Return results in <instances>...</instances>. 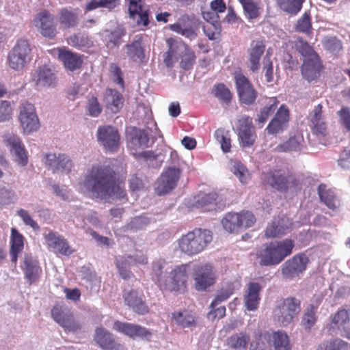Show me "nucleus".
Masks as SVG:
<instances>
[{
    "label": "nucleus",
    "mask_w": 350,
    "mask_h": 350,
    "mask_svg": "<svg viewBox=\"0 0 350 350\" xmlns=\"http://www.w3.org/2000/svg\"><path fill=\"white\" fill-rule=\"evenodd\" d=\"M142 40V36L137 35L131 43L126 45L128 57L135 62H142L145 59V50Z\"/></svg>",
    "instance_id": "obj_32"
},
{
    "label": "nucleus",
    "mask_w": 350,
    "mask_h": 350,
    "mask_svg": "<svg viewBox=\"0 0 350 350\" xmlns=\"http://www.w3.org/2000/svg\"><path fill=\"white\" fill-rule=\"evenodd\" d=\"M321 64L319 57L313 59H304L301 68L304 78L308 81L317 80L320 76Z\"/></svg>",
    "instance_id": "obj_29"
},
{
    "label": "nucleus",
    "mask_w": 350,
    "mask_h": 350,
    "mask_svg": "<svg viewBox=\"0 0 350 350\" xmlns=\"http://www.w3.org/2000/svg\"><path fill=\"white\" fill-rule=\"evenodd\" d=\"M262 287L258 282H250L244 295V303L247 310H256L259 305V293Z\"/></svg>",
    "instance_id": "obj_30"
},
{
    "label": "nucleus",
    "mask_w": 350,
    "mask_h": 350,
    "mask_svg": "<svg viewBox=\"0 0 350 350\" xmlns=\"http://www.w3.org/2000/svg\"><path fill=\"white\" fill-rule=\"evenodd\" d=\"M113 328L132 338H139L150 340L152 335V332L146 327L131 323L116 321Z\"/></svg>",
    "instance_id": "obj_16"
},
{
    "label": "nucleus",
    "mask_w": 350,
    "mask_h": 350,
    "mask_svg": "<svg viewBox=\"0 0 350 350\" xmlns=\"http://www.w3.org/2000/svg\"><path fill=\"white\" fill-rule=\"evenodd\" d=\"M170 29L183 36L193 40L197 37V28L190 22L179 21L170 26Z\"/></svg>",
    "instance_id": "obj_36"
},
{
    "label": "nucleus",
    "mask_w": 350,
    "mask_h": 350,
    "mask_svg": "<svg viewBox=\"0 0 350 350\" xmlns=\"http://www.w3.org/2000/svg\"><path fill=\"white\" fill-rule=\"evenodd\" d=\"M234 286L232 282L225 283L217 291V295L211 303V307H216L219 304L227 300L234 293Z\"/></svg>",
    "instance_id": "obj_43"
},
{
    "label": "nucleus",
    "mask_w": 350,
    "mask_h": 350,
    "mask_svg": "<svg viewBox=\"0 0 350 350\" xmlns=\"http://www.w3.org/2000/svg\"><path fill=\"white\" fill-rule=\"evenodd\" d=\"M167 43L169 46L168 51L165 53V57L164 58V62L167 67L172 66L173 62L172 61V57L177 58L178 55L177 51L178 48L185 47V44L181 42H178L174 38H168Z\"/></svg>",
    "instance_id": "obj_41"
},
{
    "label": "nucleus",
    "mask_w": 350,
    "mask_h": 350,
    "mask_svg": "<svg viewBox=\"0 0 350 350\" xmlns=\"http://www.w3.org/2000/svg\"><path fill=\"white\" fill-rule=\"evenodd\" d=\"M250 18H256L259 15L257 3L253 0H239Z\"/></svg>",
    "instance_id": "obj_60"
},
{
    "label": "nucleus",
    "mask_w": 350,
    "mask_h": 350,
    "mask_svg": "<svg viewBox=\"0 0 350 350\" xmlns=\"http://www.w3.org/2000/svg\"><path fill=\"white\" fill-rule=\"evenodd\" d=\"M16 215L22 219L26 226H29L33 228V230L38 231L40 230V226L38 223L33 219L29 212L23 208H19L16 211Z\"/></svg>",
    "instance_id": "obj_63"
},
{
    "label": "nucleus",
    "mask_w": 350,
    "mask_h": 350,
    "mask_svg": "<svg viewBox=\"0 0 350 350\" xmlns=\"http://www.w3.org/2000/svg\"><path fill=\"white\" fill-rule=\"evenodd\" d=\"M262 181L271 187L280 191H285L289 187V183L293 178L285 176L279 172L269 171L264 173L261 177Z\"/></svg>",
    "instance_id": "obj_26"
},
{
    "label": "nucleus",
    "mask_w": 350,
    "mask_h": 350,
    "mask_svg": "<svg viewBox=\"0 0 350 350\" xmlns=\"http://www.w3.org/2000/svg\"><path fill=\"white\" fill-rule=\"evenodd\" d=\"M297 50L304 59H313L319 57L314 49L308 43L303 40H299L297 45Z\"/></svg>",
    "instance_id": "obj_58"
},
{
    "label": "nucleus",
    "mask_w": 350,
    "mask_h": 350,
    "mask_svg": "<svg viewBox=\"0 0 350 350\" xmlns=\"http://www.w3.org/2000/svg\"><path fill=\"white\" fill-rule=\"evenodd\" d=\"M249 337L243 333L234 334L226 339V345L228 349L237 350L244 349L249 342Z\"/></svg>",
    "instance_id": "obj_42"
},
{
    "label": "nucleus",
    "mask_w": 350,
    "mask_h": 350,
    "mask_svg": "<svg viewBox=\"0 0 350 350\" xmlns=\"http://www.w3.org/2000/svg\"><path fill=\"white\" fill-rule=\"evenodd\" d=\"M195 286L198 291H204L213 285L216 280L215 271L211 264L198 266L195 271Z\"/></svg>",
    "instance_id": "obj_14"
},
{
    "label": "nucleus",
    "mask_w": 350,
    "mask_h": 350,
    "mask_svg": "<svg viewBox=\"0 0 350 350\" xmlns=\"http://www.w3.org/2000/svg\"><path fill=\"white\" fill-rule=\"evenodd\" d=\"M10 245V260L16 264L18 256L22 252L24 247V237L14 228L11 229Z\"/></svg>",
    "instance_id": "obj_33"
},
{
    "label": "nucleus",
    "mask_w": 350,
    "mask_h": 350,
    "mask_svg": "<svg viewBox=\"0 0 350 350\" xmlns=\"http://www.w3.org/2000/svg\"><path fill=\"white\" fill-rule=\"evenodd\" d=\"M81 187L100 199L123 200L126 197L124 189L116 182L113 170L107 165L92 166L88 170Z\"/></svg>",
    "instance_id": "obj_1"
},
{
    "label": "nucleus",
    "mask_w": 350,
    "mask_h": 350,
    "mask_svg": "<svg viewBox=\"0 0 350 350\" xmlns=\"http://www.w3.org/2000/svg\"><path fill=\"white\" fill-rule=\"evenodd\" d=\"M308 262L309 259L306 254L295 255L282 265V273L284 278L293 279L306 270Z\"/></svg>",
    "instance_id": "obj_10"
},
{
    "label": "nucleus",
    "mask_w": 350,
    "mask_h": 350,
    "mask_svg": "<svg viewBox=\"0 0 350 350\" xmlns=\"http://www.w3.org/2000/svg\"><path fill=\"white\" fill-rule=\"evenodd\" d=\"M24 271L25 278L29 284H32L40 280L42 270L38 260L31 254L25 253L23 263L21 265Z\"/></svg>",
    "instance_id": "obj_18"
},
{
    "label": "nucleus",
    "mask_w": 350,
    "mask_h": 350,
    "mask_svg": "<svg viewBox=\"0 0 350 350\" xmlns=\"http://www.w3.org/2000/svg\"><path fill=\"white\" fill-rule=\"evenodd\" d=\"M44 239L49 247L62 255L70 256L74 252L68 241L57 232L50 231L44 234Z\"/></svg>",
    "instance_id": "obj_19"
},
{
    "label": "nucleus",
    "mask_w": 350,
    "mask_h": 350,
    "mask_svg": "<svg viewBox=\"0 0 350 350\" xmlns=\"http://www.w3.org/2000/svg\"><path fill=\"white\" fill-rule=\"evenodd\" d=\"M125 29L122 27H118L108 35V44L119 46L121 44V39L125 35Z\"/></svg>",
    "instance_id": "obj_64"
},
{
    "label": "nucleus",
    "mask_w": 350,
    "mask_h": 350,
    "mask_svg": "<svg viewBox=\"0 0 350 350\" xmlns=\"http://www.w3.org/2000/svg\"><path fill=\"white\" fill-rule=\"evenodd\" d=\"M94 340L104 350H109L114 342L111 334L103 327H98L95 332Z\"/></svg>",
    "instance_id": "obj_38"
},
{
    "label": "nucleus",
    "mask_w": 350,
    "mask_h": 350,
    "mask_svg": "<svg viewBox=\"0 0 350 350\" xmlns=\"http://www.w3.org/2000/svg\"><path fill=\"white\" fill-rule=\"evenodd\" d=\"M278 103V100L275 97L271 98L269 100L267 104L260 110V113L258 114L257 122L259 124L262 126L264 123L267 122L269 117L276 109Z\"/></svg>",
    "instance_id": "obj_45"
},
{
    "label": "nucleus",
    "mask_w": 350,
    "mask_h": 350,
    "mask_svg": "<svg viewBox=\"0 0 350 350\" xmlns=\"http://www.w3.org/2000/svg\"><path fill=\"white\" fill-rule=\"evenodd\" d=\"M239 215L236 213H228L221 220L224 228L229 232H237L240 228Z\"/></svg>",
    "instance_id": "obj_48"
},
{
    "label": "nucleus",
    "mask_w": 350,
    "mask_h": 350,
    "mask_svg": "<svg viewBox=\"0 0 350 350\" xmlns=\"http://www.w3.org/2000/svg\"><path fill=\"white\" fill-rule=\"evenodd\" d=\"M288 109L284 105H282L269 123L267 127V133L270 135H275L282 132L288 126Z\"/></svg>",
    "instance_id": "obj_20"
},
{
    "label": "nucleus",
    "mask_w": 350,
    "mask_h": 350,
    "mask_svg": "<svg viewBox=\"0 0 350 350\" xmlns=\"http://www.w3.org/2000/svg\"><path fill=\"white\" fill-rule=\"evenodd\" d=\"M103 101L107 108L113 113H118L123 106V97L116 90L108 88L105 90Z\"/></svg>",
    "instance_id": "obj_31"
},
{
    "label": "nucleus",
    "mask_w": 350,
    "mask_h": 350,
    "mask_svg": "<svg viewBox=\"0 0 350 350\" xmlns=\"http://www.w3.org/2000/svg\"><path fill=\"white\" fill-rule=\"evenodd\" d=\"M178 50H183L185 52L180 63V67L185 70H189L193 65L196 59L193 51L189 49L186 44L185 47L178 48Z\"/></svg>",
    "instance_id": "obj_54"
},
{
    "label": "nucleus",
    "mask_w": 350,
    "mask_h": 350,
    "mask_svg": "<svg viewBox=\"0 0 350 350\" xmlns=\"http://www.w3.org/2000/svg\"><path fill=\"white\" fill-rule=\"evenodd\" d=\"M330 326L332 329H338L341 334H346L350 329V319L348 311L342 309L338 311L332 320Z\"/></svg>",
    "instance_id": "obj_35"
},
{
    "label": "nucleus",
    "mask_w": 350,
    "mask_h": 350,
    "mask_svg": "<svg viewBox=\"0 0 350 350\" xmlns=\"http://www.w3.org/2000/svg\"><path fill=\"white\" fill-rule=\"evenodd\" d=\"M150 275L160 290L176 292L185 286L188 279L187 265L173 268L165 259L159 258L152 262Z\"/></svg>",
    "instance_id": "obj_2"
},
{
    "label": "nucleus",
    "mask_w": 350,
    "mask_h": 350,
    "mask_svg": "<svg viewBox=\"0 0 350 350\" xmlns=\"http://www.w3.org/2000/svg\"><path fill=\"white\" fill-rule=\"evenodd\" d=\"M182 172L174 166L166 168L157 178L154 191L158 196H164L172 191L178 185Z\"/></svg>",
    "instance_id": "obj_7"
},
{
    "label": "nucleus",
    "mask_w": 350,
    "mask_h": 350,
    "mask_svg": "<svg viewBox=\"0 0 350 350\" xmlns=\"http://www.w3.org/2000/svg\"><path fill=\"white\" fill-rule=\"evenodd\" d=\"M291 225V221L286 217L274 218L267 227L265 236L268 238L281 237L286 233Z\"/></svg>",
    "instance_id": "obj_27"
},
{
    "label": "nucleus",
    "mask_w": 350,
    "mask_h": 350,
    "mask_svg": "<svg viewBox=\"0 0 350 350\" xmlns=\"http://www.w3.org/2000/svg\"><path fill=\"white\" fill-rule=\"evenodd\" d=\"M323 44L326 50L333 54L338 53L342 49V42L334 36L325 37Z\"/></svg>",
    "instance_id": "obj_55"
},
{
    "label": "nucleus",
    "mask_w": 350,
    "mask_h": 350,
    "mask_svg": "<svg viewBox=\"0 0 350 350\" xmlns=\"http://www.w3.org/2000/svg\"><path fill=\"white\" fill-rule=\"evenodd\" d=\"M231 171L239 178L241 184H247L250 179L248 170L239 161H232Z\"/></svg>",
    "instance_id": "obj_49"
},
{
    "label": "nucleus",
    "mask_w": 350,
    "mask_h": 350,
    "mask_svg": "<svg viewBox=\"0 0 350 350\" xmlns=\"http://www.w3.org/2000/svg\"><path fill=\"white\" fill-rule=\"evenodd\" d=\"M213 94L220 101L228 103L232 98L230 91L222 83L214 85Z\"/></svg>",
    "instance_id": "obj_53"
},
{
    "label": "nucleus",
    "mask_w": 350,
    "mask_h": 350,
    "mask_svg": "<svg viewBox=\"0 0 350 350\" xmlns=\"http://www.w3.org/2000/svg\"><path fill=\"white\" fill-rule=\"evenodd\" d=\"M55 75L47 66L37 68L31 75L32 81L38 88L50 87L55 83Z\"/></svg>",
    "instance_id": "obj_24"
},
{
    "label": "nucleus",
    "mask_w": 350,
    "mask_h": 350,
    "mask_svg": "<svg viewBox=\"0 0 350 350\" xmlns=\"http://www.w3.org/2000/svg\"><path fill=\"white\" fill-rule=\"evenodd\" d=\"M11 154L14 157V161L20 166L25 167L28 163V156L26 150L23 144L18 146L10 152Z\"/></svg>",
    "instance_id": "obj_56"
},
{
    "label": "nucleus",
    "mask_w": 350,
    "mask_h": 350,
    "mask_svg": "<svg viewBox=\"0 0 350 350\" xmlns=\"http://www.w3.org/2000/svg\"><path fill=\"white\" fill-rule=\"evenodd\" d=\"M33 24L44 37L52 38L57 33L55 17L46 10L42 11L36 15Z\"/></svg>",
    "instance_id": "obj_17"
},
{
    "label": "nucleus",
    "mask_w": 350,
    "mask_h": 350,
    "mask_svg": "<svg viewBox=\"0 0 350 350\" xmlns=\"http://www.w3.org/2000/svg\"><path fill=\"white\" fill-rule=\"evenodd\" d=\"M123 299L125 305L132 309L133 312L142 315L149 312V307L142 292L135 289L124 291Z\"/></svg>",
    "instance_id": "obj_15"
},
{
    "label": "nucleus",
    "mask_w": 350,
    "mask_h": 350,
    "mask_svg": "<svg viewBox=\"0 0 350 350\" xmlns=\"http://www.w3.org/2000/svg\"><path fill=\"white\" fill-rule=\"evenodd\" d=\"M260 340H269L273 350L291 349L288 336L284 331H277L271 334L265 333L260 335Z\"/></svg>",
    "instance_id": "obj_25"
},
{
    "label": "nucleus",
    "mask_w": 350,
    "mask_h": 350,
    "mask_svg": "<svg viewBox=\"0 0 350 350\" xmlns=\"http://www.w3.org/2000/svg\"><path fill=\"white\" fill-rule=\"evenodd\" d=\"M318 194L322 202L329 208H336V196L331 189H327L325 185H320L318 187Z\"/></svg>",
    "instance_id": "obj_46"
},
{
    "label": "nucleus",
    "mask_w": 350,
    "mask_h": 350,
    "mask_svg": "<svg viewBox=\"0 0 350 350\" xmlns=\"http://www.w3.org/2000/svg\"><path fill=\"white\" fill-rule=\"evenodd\" d=\"M214 136L224 153L230 151L231 140L227 131L223 129H218L215 131Z\"/></svg>",
    "instance_id": "obj_51"
},
{
    "label": "nucleus",
    "mask_w": 350,
    "mask_h": 350,
    "mask_svg": "<svg viewBox=\"0 0 350 350\" xmlns=\"http://www.w3.org/2000/svg\"><path fill=\"white\" fill-rule=\"evenodd\" d=\"M212 239V232L210 230L196 228L178 239V248L189 256L195 255L203 251Z\"/></svg>",
    "instance_id": "obj_4"
},
{
    "label": "nucleus",
    "mask_w": 350,
    "mask_h": 350,
    "mask_svg": "<svg viewBox=\"0 0 350 350\" xmlns=\"http://www.w3.org/2000/svg\"><path fill=\"white\" fill-rule=\"evenodd\" d=\"M59 23L66 28L74 27L78 24L79 17L77 10L63 8L59 12Z\"/></svg>",
    "instance_id": "obj_39"
},
{
    "label": "nucleus",
    "mask_w": 350,
    "mask_h": 350,
    "mask_svg": "<svg viewBox=\"0 0 350 350\" xmlns=\"http://www.w3.org/2000/svg\"><path fill=\"white\" fill-rule=\"evenodd\" d=\"M133 265L126 260V256L120 258H116V266L118 269L120 276L124 278H129L132 275L130 271V267Z\"/></svg>",
    "instance_id": "obj_59"
},
{
    "label": "nucleus",
    "mask_w": 350,
    "mask_h": 350,
    "mask_svg": "<svg viewBox=\"0 0 350 350\" xmlns=\"http://www.w3.org/2000/svg\"><path fill=\"white\" fill-rule=\"evenodd\" d=\"M172 321L183 328H191L196 326L195 317L187 310L173 312Z\"/></svg>",
    "instance_id": "obj_37"
},
{
    "label": "nucleus",
    "mask_w": 350,
    "mask_h": 350,
    "mask_svg": "<svg viewBox=\"0 0 350 350\" xmlns=\"http://www.w3.org/2000/svg\"><path fill=\"white\" fill-rule=\"evenodd\" d=\"M317 307L310 305L305 310L302 319L301 325L305 329L310 330L317 321L316 316Z\"/></svg>",
    "instance_id": "obj_50"
},
{
    "label": "nucleus",
    "mask_w": 350,
    "mask_h": 350,
    "mask_svg": "<svg viewBox=\"0 0 350 350\" xmlns=\"http://www.w3.org/2000/svg\"><path fill=\"white\" fill-rule=\"evenodd\" d=\"M18 118L25 133H29L40 127L35 107L31 103H25L21 105Z\"/></svg>",
    "instance_id": "obj_12"
},
{
    "label": "nucleus",
    "mask_w": 350,
    "mask_h": 350,
    "mask_svg": "<svg viewBox=\"0 0 350 350\" xmlns=\"http://www.w3.org/2000/svg\"><path fill=\"white\" fill-rule=\"evenodd\" d=\"M51 315L54 321L67 331L75 332L81 327V323L74 319L68 308L55 306L51 310Z\"/></svg>",
    "instance_id": "obj_9"
},
{
    "label": "nucleus",
    "mask_w": 350,
    "mask_h": 350,
    "mask_svg": "<svg viewBox=\"0 0 350 350\" xmlns=\"http://www.w3.org/2000/svg\"><path fill=\"white\" fill-rule=\"evenodd\" d=\"M150 222V220L146 216H139L133 218L126 226L128 230L137 231L142 230L146 227Z\"/></svg>",
    "instance_id": "obj_57"
},
{
    "label": "nucleus",
    "mask_w": 350,
    "mask_h": 350,
    "mask_svg": "<svg viewBox=\"0 0 350 350\" xmlns=\"http://www.w3.org/2000/svg\"><path fill=\"white\" fill-rule=\"evenodd\" d=\"M293 247L294 242L288 239L263 244L256 251L258 262L260 266L277 265L292 253Z\"/></svg>",
    "instance_id": "obj_3"
},
{
    "label": "nucleus",
    "mask_w": 350,
    "mask_h": 350,
    "mask_svg": "<svg viewBox=\"0 0 350 350\" xmlns=\"http://www.w3.org/2000/svg\"><path fill=\"white\" fill-rule=\"evenodd\" d=\"M276 1L284 12L296 15L301 10L304 0H276Z\"/></svg>",
    "instance_id": "obj_44"
},
{
    "label": "nucleus",
    "mask_w": 350,
    "mask_h": 350,
    "mask_svg": "<svg viewBox=\"0 0 350 350\" xmlns=\"http://www.w3.org/2000/svg\"><path fill=\"white\" fill-rule=\"evenodd\" d=\"M301 301L295 297H288L279 303L273 310V319L280 326L288 325L301 310Z\"/></svg>",
    "instance_id": "obj_6"
},
{
    "label": "nucleus",
    "mask_w": 350,
    "mask_h": 350,
    "mask_svg": "<svg viewBox=\"0 0 350 350\" xmlns=\"http://www.w3.org/2000/svg\"><path fill=\"white\" fill-rule=\"evenodd\" d=\"M31 49L27 40H17L8 55L9 68L15 71L23 70L31 59Z\"/></svg>",
    "instance_id": "obj_5"
},
{
    "label": "nucleus",
    "mask_w": 350,
    "mask_h": 350,
    "mask_svg": "<svg viewBox=\"0 0 350 350\" xmlns=\"http://www.w3.org/2000/svg\"><path fill=\"white\" fill-rule=\"evenodd\" d=\"M16 200L17 195L14 189L0 185V205H9L14 203Z\"/></svg>",
    "instance_id": "obj_52"
},
{
    "label": "nucleus",
    "mask_w": 350,
    "mask_h": 350,
    "mask_svg": "<svg viewBox=\"0 0 350 350\" xmlns=\"http://www.w3.org/2000/svg\"><path fill=\"white\" fill-rule=\"evenodd\" d=\"M196 206L204 211H211L223 209L225 203L216 193H202L198 196Z\"/></svg>",
    "instance_id": "obj_21"
},
{
    "label": "nucleus",
    "mask_w": 350,
    "mask_h": 350,
    "mask_svg": "<svg viewBox=\"0 0 350 350\" xmlns=\"http://www.w3.org/2000/svg\"><path fill=\"white\" fill-rule=\"evenodd\" d=\"M129 14L138 26L147 27L149 24L148 10L144 8L142 0H129Z\"/></svg>",
    "instance_id": "obj_23"
},
{
    "label": "nucleus",
    "mask_w": 350,
    "mask_h": 350,
    "mask_svg": "<svg viewBox=\"0 0 350 350\" xmlns=\"http://www.w3.org/2000/svg\"><path fill=\"white\" fill-rule=\"evenodd\" d=\"M234 81L240 101L247 105H252L255 101L258 92L248 79L241 73H235Z\"/></svg>",
    "instance_id": "obj_11"
},
{
    "label": "nucleus",
    "mask_w": 350,
    "mask_h": 350,
    "mask_svg": "<svg viewBox=\"0 0 350 350\" xmlns=\"http://www.w3.org/2000/svg\"><path fill=\"white\" fill-rule=\"evenodd\" d=\"M62 158V154H46L44 159V164L49 170H52L53 172H58L59 161Z\"/></svg>",
    "instance_id": "obj_61"
},
{
    "label": "nucleus",
    "mask_w": 350,
    "mask_h": 350,
    "mask_svg": "<svg viewBox=\"0 0 350 350\" xmlns=\"http://www.w3.org/2000/svg\"><path fill=\"white\" fill-rule=\"evenodd\" d=\"M126 138L129 148L135 151L133 154L148 146L149 137L144 130L134 127L127 133Z\"/></svg>",
    "instance_id": "obj_22"
},
{
    "label": "nucleus",
    "mask_w": 350,
    "mask_h": 350,
    "mask_svg": "<svg viewBox=\"0 0 350 350\" xmlns=\"http://www.w3.org/2000/svg\"><path fill=\"white\" fill-rule=\"evenodd\" d=\"M265 45L262 40H254L252 42L250 49V70L256 72L259 69V62L264 53Z\"/></svg>",
    "instance_id": "obj_34"
},
{
    "label": "nucleus",
    "mask_w": 350,
    "mask_h": 350,
    "mask_svg": "<svg viewBox=\"0 0 350 350\" xmlns=\"http://www.w3.org/2000/svg\"><path fill=\"white\" fill-rule=\"evenodd\" d=\"M303 142L304 137L301 135H295L284 144L278 145L276 150L279 152L299 151L303 146Z\"/></svg>",
    "instance_id": "obj_40"
},
{
    "label": "nucleus",
    "mask_w": 350,
    "mask_h": 350,
    "mask_svg": "<svg viewBox=\"0 0 350 350\" xmlns=\"http://www.w3.org/2000/svg\"><path fill=\"white\" fill-rule=\"evenodd\" d=\"M96 135L98 142L106 151L115 152L118 148L120 137L115 127L100 126L97 129Z\"/></svg>",
    "instance_id": "obj_8"
},
{
    "label": "nucleus",
    "mask_w": 350,
    "mask_h": 350,
    "mask_svg": "<svg viewBox=\"0 0 350 350\" xmlns=\"http://www.w3.org/2000/svg\"><path fill=\"white\" fill-rule=\"evenodd\" d=\"M57 51L58 57L66 70L72 72L81 68L83 60L79 54L66 49H59Z\"/></svg>",
    "instance_id": "obj_28"
},
{
    "label": "nucleus",
    "mask_w": 350,
    "mask_h": 350,
    "mask_svg": "<svg viewBox=\"0 0 350 350\" xmlns=\"http://www.w3.org/2000/svg\"><path fill=\"white\" fill-rule=\"evenodd\" d=\"M68 43L79 49H88L93 46V41L83 34H75L68 38Z\"/></svg>",
    "instance_id": "obj_47"
},
{
    "label": "nucleus",
    "mask_w": 350,
    "mask_h": 350,
    "mask_svg": "<svg viewBox=\"0 0 350 350\" xmlns=\"http://www.w3.org/2000/svg\"><path fill=\"white\" fill-rule=\"evenodd\" d=\"M237 131L241 146L251 147L256 138L252 118L247 116H241L238 120Z\"/></svg>",
    "instance_id": "obj_13"
},
{
    "label": "nucleus",
    "mask_w": 350,
    "mask_h": 350,
    "mask_svg": "<svg viewBox=\"0 0 350 350\" xmlns=\"http://www.w3.org/2000/svg\"><path fill=\"white\" fill-rule=\"evenodd\" d=\"M86 109L88 114L92 117H98L102 111V106L96 97L92 96L88 100Z\"/></svg>",
    "instance_id": "obj_62"
}]
</instances>
